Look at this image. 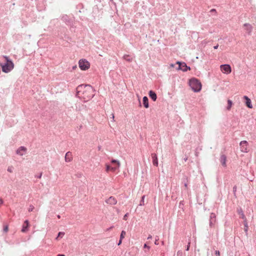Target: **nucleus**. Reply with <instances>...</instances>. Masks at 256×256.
<instances>
[{
	"label": "nucleus",
	"mask_w": 256,
	"mask_h": 256,
	"mask_svg": "<svg viewBox=\"0 0 256 256\" xmlns=\"http://www.w3.org/2000/svg\"><path fill=\"white\" fill-rule=\"evenodd\" d=\"M57 256H65L64 254H58Z\"/></svg>",
	"instance_id": "obj_40"
},
{
	"label": "nucleus",
	"mask_w": 256,
	"mask_h": 256,
	"mask_svg": "<svg viewBox=\"0 0 256 256\" xmlns=\"http://www.w3.org/2000/svg\"><path fill=\"white\" fill-rule=\"evenodd\" d=\"M144 248H150V247H149L148 246L146 245V244H144Z\"/></svg>",
	"instance_id": "obj_34"
},
{
	"label": "nucleus",
	"mask_w": 256,
	"mask_h": 256,
	"mask_svg": "<svg viewBox=\"0 0 256 256\" xmlns=\"http://www.w3.org/2000/svg\"><path fill=\"white\" fill-rule=\"evenodd\" d=\"M244 98L246 100V106L250 108H252V104L251 100L247 96H244Z\"/></svg>",
	"instance_id": "obj_10"
},
{
	"label": "nucleus",
	"mask_w": 256,
	"mask_h": 256,
	"mask_svg": "<svg viewBox=\"0 0 256 256\" xmlns=\"http://www.w3.org/2000/svg\"><path fill=\"white\" fill-rule=\"evenodd\" d=\"M29 226V222L28 220L24 221V224L22 226V232H26L27 231V229L28 226Z\"/></svg>",
	"instance_id": "obj_13"
},
{
	"label": "nucleus",
	"mask_w": 256,
	"mask_h": 256,
	"mask_svg": "<svg viewBox=\"0 0 256 256\" xmlns=\"http://www.w3.org/2000/svg\"><path fill=\"white\" fill-rule=\"evenodd\" d=\"M149 96L154 101L156 100L157 96L156 94L154 92L150 90L149 92Z\"/></svg>",
	"instance_id": "obj_16"
},
{
	"label": "nucleus",
	"mask_w": 256,
	"mask_h": 256,
	"mask_svg": "<svg viewBox=\"0 0 256 256\" xmlns=\"http://www.w3.org/2000/svg\"><path fill=\"white\" fill-rule=\"evenodd\" d=\"M126 234V232L124 230H122L120 235V239L122 240L124 238Z\"/></svg>",
	"instance_id": "obj_20"
},
{
	"label": "nucleus",
	"mask_w": 256,
	"mask_h": 256,
	"mask_svg": "<svg viewBox=\"0 0 256 256\" xmlns=\"http://www.w3.org/2000/svg\"><path fill=\"white\" fill-rule=\"evenodd\" d=\"M112 166H116V164H112Z\"/></svg>",
	"instance_id": "obj_39"
},
{
	"label": "nucleus",
	"mask_w": 256,
	"mask_h": 256,
	"mask_svg": "<svg viewBox=\"0 0 256 256\" xmlns=\"http://www.w3.org/2000/svg\"><path fill=\"white\" fill-rule=\"evenodd\" d=\"M144 196H142V200H141V202L140 204V206L144 205Z\"/></svg>",
	"instance_id": "obj_24"
},
{
	"label": "nucleus",
	"mask_w": 256,
	"mask_h": 256,
	"mask_svg": "<svg viewBox=\"0 0 256 256\" xmlns=\"http://www.w3.org/2000/svg\"><path fill=\"white\" fill-rule=\"evenodd\" d=\"M58 218H60V216L58 215Z\"/></svg>",
	"instance_id": "obj_43"
},
{
	"label": "nucleus",
	"mask_w": 256,
	"mask_h": 256,
	"mask_svg": "<svg viewBox=\"0 0 256 256\" xmlns=\"http://www.w3.org/2000/svg\"><path fill=\"white\" fill-rule=\"evenodd\" d=\"M112 118L113 120H114V114H112Z\"/></svg>",
	"instance_id": "obj_38"
},
{
	"label": "nucleus",
	"mask_w": 256,
	"mask_h": 256,
	"mask_svg": "<svg viewBox=\"0 0 256 256\" xmlns=\"http://www.w3.org/2000/svg\"><path fill=\"white\" fill-rule=\"evenodd\" d=\"M189 85L194 92H199L202 89V86L201 82L196 78H192L190 80Z\"/></svg>",
	"instance_id": "obj_3"
},
{
	"label": "nucleus",
	"mask_w": 256,
	"mask_h": 256,
	"mask_svg": "<svg viewBox=\"0 0 256 256\" xmlns=\"http://www.w3.org/2000/svg\"><path fill=\"white\" fill-rule=\"evenodd\" d=\"M34 207L32 206H30L28 208V210L29 212H31L34 210Z\"/></svg>",
	"instance_id": "obj_25"
},
{
	"label": "nucleus",
	"mask_w": 256,
	"mask_h": 256,
	"mask_svg": "<svg viewBox=\"0 0 256 256\" xmlns=\"http://www.w3.org/2000/svg\"><path fill=\"white\" fill-rule=\"evenodd\" d=\"M106 203L110 204H114L116 203V201L113 197H110L106 200Z\"/></svg>",
	"instance_id": "obj_14"
},
{
	"label": "nucleus",
	"mask_w": 256,
	"mask_h": 256,
	"mask_svg": "<svg viewBox=\"0 0 256 256\" xmlns=\"http://www.w3.org/2000/svg\"><path fill=\"white\" fill-rule=\"evenodd\" d=\"M124 59L128 62H131L132 60V58L128 55H124L123 56Z\"/></svg>",
	"instance_id": "obj_19"
},
{
	"label": "nucleus",
	"mask_w": 256,
	"mask_h": 256,
	"mask_svg": "<svg viewBox=\"0 0 256 256\" xmlns=\"http://www.w3.org/2000/svg\"><path fill=\"white\" fill-rule=\"evenodd\" d=\"M152 238V236H148V239H150V238Z\"/></svg>",
	"instance_id": "obj_37"
},
{
	"label": "nucleus",
	"mask_w": 256,
	"mask_h": 256,
	"mask_svg": "<svg viewBox=\"0 0 256 256\" xmlns=\"http://www.w3.org/2000/svg\"><path fill=\"white\" fill-rule=\"evenodd\" d=\"M190 246V242H189L188 243V246H187V248H186V250H189Z\"/></svg>",
	"instance_id": "obj_31"
},
{
	"label": "nucleus",
	"mask_w": 256,
	"mask_h": 256,
	"mask_svg": "<svg viewBox=\"0 0 256 256\" xmlns=\"http://www.w3.org/2000/svg\"><path fill=\"white\" fill-rule=\"evenodd\" d=\"M240 149L241 152H248V143L246 141L244 140L242 141L240 144Z\"/></svg>",
	"instance_id": "obj_9"
},
{
	"label": "nucleus",
	"mask_w": 256,
	"mask_h": 256,
	"mask_svg": "<svg viewBox=\"0 0 256 256\" xmlns=\"http://www.w3.org/2000/svg\"><path fill=\"white\" fill-rule=\"evenodd\" d=\"M236 188H235V187L234 188V190H236Z\"/></svg>",
	"instance_id": "obj_42"
},
{
	"label": "nucleus",
	"mask_w": 256,
	"mask_h": 256,
	"mask_svg": "<svg viewBox=\"0 0 256 256\" xmlns=\"http://www.w3.org/2000/svg\"><path fill=\"white\" fill-rule=\"evenodd\" d=\"M143 104L146 108H148L149 106L148 98L146 96L143 98Z\"/></svg>",
	"instance_id": "obj_17"
},
{
	"label": "nucleus",
	"mask_w": 256,
	"mask_h": 256,
	"mask_svg": "<svg viewBox=\"0 0 256 256\" xmlns=\"http://www.w3.org/2000/svg\"><path fill=\"white\" fill-rule=\"evenodd\" d=\"M8 230V227L7 226H6L4 228V230L5 232H7Z\"/></svg>",
	"instance_id": "obj_33"
},
{
	"label": "nucleus",
	"mask_w": 256,
	"mask_h": 256,
	"mask_svg": "<svg viewBox=\"0 0 256 256\" xmlns=\"http://www.w3.org/2000/svg\"><path fill=\"white\" fill-rule=\"evenodd\" d=\"M228 106H227V110H230V109L231 108L232 106V100H228Z\"/></svg>",
	"instance_id": "obj_21"
},
{
	"label": "nucleus",
	"mask_w": 256,
	"mask_h": 256,
	"mask_svg": "<svg viewBox=\"0 0 256 256\" xmlns=\"http://www.w3.org/2000/svg\"><path fill=\"white\" fill-rule=\"evenodd\" d=\"M112 164H116V166H112L110 165L106 164V171L108 172L111 170L112 172H114L117 170L120 166V164L118 160H112Z\"/></svg>",
	"instance_id": "obj_5"
},
{
	"label": "nucleus",
	"mask_w": 256,
	"mask_h": 256,
	"mask_svg": "<svg viewBox=\"0 0 256 256\" xmlns=\"http://www.w3.org/2000/svg\"><path fill=\"white\" fill-rule=\"evenodd\" d=\"M182 252H180V251H178V252H177V256H182Z\"/></svg>",
	"instance_id": "obj_28"
},
{
	"label": "nucleus",
	"mask_w": 256,
	"mask_h": 256,
	"mask_svg": "<svg viewBox=\"0 0 256 256\" xmlns=\"http://www.w3.org/2000/svg\"><path fill=\"white\" fill-rule=\"evenodd\" d=\"M236 188H235V187L234 188V190H236Z\"/></svg>",
	"instance_id": "obj_41"
},
{
	"label": "nucleus",
	"mask_w": 256,
	"mask_h": 256,
	"mask_svg": "<svg viewBox=\"0 0 256 256\" xmlns=\"http://www.w3.org/2000/svg\"><path fill=\"white\" fill-rule=\"evenodd\" d=\"M170 67L173 68V67H174V64H170Z\"/></svg>",
	"instance_id": "obj_36"
},
{
	"label": "nucleus",
	"mask_w": 256,
	"mask_h": 256,
	"mask_svg": "<svg viewBox=\"0 0 256 256\" xmlns=\"http://www.w3.org/2000/svg\"><path fill=\"white\" fill-rule=\"evenodd\" d=\"M72 160V154L70 152H68L65 156V160L66 162H70Z\"/></svg>",
	"instance_id": "obj_12"
},
{
	"label": "nucleus",
	"mask_w": 256,
	"mask_h": 256,
	"mask_svg": "<svg viewBox=\"0 0 256 256\" xmlns=\"http://www.w3.org/2000/svg\"><path fill=\"white\" fill-rule=\"evenodd\" d=\"M27 152V148L24 146H20L16 150V154L20 156H24L26 155Z\"/></svg>",
	"instance_id": "obj_8"
},
{
	"label": "nucleus",
	"mask_w": 256,
	"mask_h": 256,
	"mask_svg": "<svg viewBox=\"0 0 256 256\" xmlns=\"http://www.w3.org/2000/svg\"><path fill=\"white\" fill-rule=\"evenodd\" d=\"M244 29L246 30V32L250 34L252 30V26L250 24H245L244 25Z\"/></svg>",
	"instance_id": "obj_15"
},
{
	"label": "nucleus",
	"mask_w": 256,
	"mask_h": 256,
	"mask_svg": "<svg viewBox=\"0 0 256 256\" xmlns=\"http://www.w3.org/2000/svg\"><path fill=\"white\" fill-rule=\"evenodd\" d=\"M152 158H153V164L156 166H158V160L156 154H152Z\"/></svg>",
	"instance_id": "obj_18"
},
{
	"label": "nucleus",
	"mask_w": 256,
	"mask_h": 256,
	"mask_svg": "<svg viewBox=\"0 0 256 256\" xmlns=\"http://www.w3.org/2000/svg\"><path fill=\"white\" fill-rule=\"evenodd\" d=\"M128 214L127 213V214H126L124 216V218H123V219H124V220H126L127 218H128Z\"/></svg>",
	"instance_id": "obj_29"
},
{
	"label": "nucleus",
	"mask_w": 256,
	"mask_h": 256,
	"mask_svg": "<svg viewBox=\"0 0 256 256\" xmlns=\"http://www.w3.org/2000/svg\"><path fill=\"white\" fill-rule=\"evenodd\" d=\"M79 68L82 70H86L90 68V62L86 59H81L78 62Z\"/></svg>",
	"instance_id": "obj_4"
},
{
	"label": "nucleus",
	"mask_w": 256,
	"mask_h": 256,
	"mask_svg": "<svg viewBox=\"0 0 256 256\" xmlns=\"http://www.w3.org/2000/svg\"><path fill=\"white\" fill-rule=\"evenodd\" d=\"M241 217L242 219L246 218L245 216L242 212V214H241Z\"/></svg>",
	"instance_id": "obj_30"
},
{
	"label": "nucleus",
	"mask_w": 256,
	"mask_h": 256,
	"mask_svg": "<svg viewBox=\"0 0 256 256\" xmlns=\"http://www.w3.org/2000/svg\"><path fill=\"white\" fill-rule=\"evenodd\" d=\"M6 62L4 64H0L2 71L5 73L10 72L14 68L13 62L6 56H4Z\"/></svg>",
	"instance_id": "obj_2"
},
{
	"label": "nucleus",
	"mask_w": 256,
	"mask_h": 256,
	"mask_svg": "<svg viewBox=\"0 0 256 256\" xmlns=\"http://www.w3.org/2000/svg\"><path fill=\"white\" fill-rule=\"evenodd\" d=\"M218 45H216L214 47V49H217L218 48Z\"/></svg>",
	"instance_id": "obj_35"
},
{
	"label": "nucleus",
	"mask_w": 256,
	"mask_h": 256,
	"mask_svg": "<svg viewBox=\"0 0 256 256\" xmlns=\"http://www.w3.org/2000/svg\"><path fill=\"white\" fill-rule=\"evenodd\" d=\"M122 240H121V239H120V240H119V242H118V246L120 245V244H122Z\"/></svg>",
	"instance_id": "obj_32"
},
{
	"label": "nucleus",
	"mask_w": 256,
	"mask_h": 256,
	"mask_svg": "<svg viewBox=\"0 0 256 256\" xmlns=\"http://www.w3.org/2000/svg\"><path fill=\"white\" fill-rule=\"evenodd\" d=\"M214 254H216V256H219L220 255V252H219L218 250H215V252H214Z\"/></svg>",
	"instance_id": "obj_26"
},
{
	"label": "nucleus",
	"mask_w": 256,
	"mask_h": 256,
	"mask_svg": "<svg viewBox=\"0 0 256 256\" xmlns=\"http://www.w3.org/2000/svg\"><path fill=\"white\" fill-rule=\"evenodd\" d=\"M176 64H178V66L177 68L178 70H182L183 72H186L188 70H190V67L187 66L185 62H177Z\"/></svg>",
	"instance_id": "obj_7"
},
{
	"label": "nucleus",
	"mask_w": 256,
	"mask_h": 256,
	"mask_svg": "<svg viewBox=\"0 0 256 256\" xmlns=\"http://www.w3.org/2000/svg\"><path fill=\"white\" fill-rule=\"evenodd\" d=\"M221 72L226 74H228L232 72V68L230 65L228 64H222L220 66Z\"/></svg>",
	"instance_id": "obj_6"
},
{
	"label": "nucleus",
	"mask_w": 256,
	"mask_h": 256,
	"mask_svg": "<svg viewBox=\"0 0 256 256\" xmlns=\"http://www.w3.org/2000/svg\"><path fill=\"white\" fill-rule=\"evenodd\" d=\"M8 171L9 172H12V167L8 168Z\"/></svg>",
	"instance_id": "obj_27"
},
{
	"label": "nucleus",
	"mask_w": 256,
	"mask_h": 256,
	"mask_svg": "<svg viewBox=\"0 0 256 256\" xmlns=\"http://www.w3.org/2000/svg\"><path fill=\"white\" fill-rule=\"evenodd\" d=\"M220 162L222 164V166L224 167L226 166V157L224 155H222L220 158Z\"/></svg>",
	"instance_id": "obj_11"
},
{
	"label": "nucleus",
	"mask_w": 256,
	"mask_h": 256,
	"mask_svg": "<svg viewBox=\"0 0 256 256\" xmlns=\"http://www.w3.org/2000/svg\"><path fill=\"white\" fill-rule=\"evenodd\" d=\"M83 89L84 90L83 92V98L84 99L88 100L92 98L94 96V89L90 85H80L78 86L76 88L78 94H79V93L80 92V90Z\"/></svg>",
	"instance_id": "obj_1"
},
{
	"label": "nucleus",
	"mask_w": 256,
	"mask_h": 256,
	"mask_svg": "<svg viewBox=\"0 0 256 256\" xmlns=\"http://www.w3.org/2000/svg\"><path fill=\"white\" fill-rule=\"evenodd\" d=\"M244 230L245 232H247L248 230V225L247 222L246 220L244 221Z\"/></svg>",
	"instance_id": "obj_23"
},
{
	"label": "nucleus",
	"mask_w": 256,
	"mask_h": 256,
	"mask_svg": "<svg viewBox=\"0 0 256 256\" xmlns=\"http://www.w3.org/2000/svg\"><path fill=\"white\" fill-rule=\"evenodd\" d=\"M64 235V232H60L58 234V236L56 238V240H58L59 238H62V236Z\"/></svg>",
	"instance_id": "obj_22"
}]
</instances>
